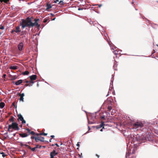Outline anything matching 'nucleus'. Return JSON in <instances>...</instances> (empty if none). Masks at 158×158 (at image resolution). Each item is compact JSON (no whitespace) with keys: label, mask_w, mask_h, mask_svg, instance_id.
Returning <instances> with one entry per match:
<instances>
[{"label":"nucleus","mask_w":158,"mask_h":158,"mask_svg":"<svg viewBox=\"0 0 158 158\" xmlns=\"http://www.w3.org/2000/svg\"><path fill=\"white\" fill-rule=\"evenodd\" d=\"M112 109V107L111 106H109L108 107V110L110 111Z\"/></svg>","instance_id":"40"},{"label":"nucleus","mask_w":158,"mask_h":158,"mask_svg":"<svg viewBox=\"0 0 158 158\" xmlns=\"http://www.w3.org/2000/svg\"><path fill=\"white\" fill-rule=\"evenodd\" d=\"M29 73V72L27 71H25L22 73V74L23 75H28Z\"/></svg>","instance_id":"25"},{"label":"nucleus","mask_w":158,"mask_h":158,"mask_svg":"<svg viewBox=\"0 0 158 158\" xmlns=\"http://www.w3.org/2000/svg\"><path fill=\"white\" fill-rule=\"evenodd\" d=\"M2 1L5 2H8L9 0H2Z\"/></svg>","instance_id":"52"},{"label":"nucleus","mask_w":158,"mask_h":158,"mask_svg":"<svg viewBox=\"0 0 158 158\" xmlns=\"http://www.w3.org/2000/svg\"><path fill=\"white\" fill-rule=\"evenodd\" d=\"M19 128L18 124L16 122H13L11 124L8 125V128Z\"/></svg>","instance_id":"7"},{"label":"nucleus","mask_w":158,"mask_h":158,"mask_svg":"<svg viewBox=\"0 0 158 158\" xmlns=\"http://www.w3.org/2000/svg\"><path fill=\"white\" fill-rule=\"evenodd\" d=\"M24 145L25 146H26V147H27L29 149L31 148V147L30 146H29V145H28L27 144H25Z\"/></svg>","instance_id":"39"},{"label":"nucleus","mask_w":158,"mask_h":158,"mask_svg":"<svg viewBox=\"0 0 158 158\" xmlns=\"http://www.w3.org/2000/svg\"><path fill=\"white\" fill-rule=\"evenodd\" d=\"M6 76V74H4L3 76V78H5Z\"/></svg>","instance_id":"51"},{"label":"nucleus","mask_w":158,"mask_h":158,"mask_svg":"<svg viewBox=\"0 0 158 158\" xmlns=\"http://www.w3.org/2000/svg\"><path fill=\"white\" fill-rule=\"evenodd\" d=\"M24 82H25L26 83H29V81L27 80H25L24 81Z\"/></svg>","instance_id":"50"},{"label":"nucleus","mask_w":158,"mask_h":158,"mask_svg":"<svg viewBox=\"0 0 158 158\" xmlns=\"http://www.w3.org/2000/svg\"><path fill=\"white\" fill-rule=\"evenodd\" d=\"M15 32L16 33L21 32V31L20 29V26H17L16 27V30H15Z\"/></svg>","instance_id":"20"},{"label":"nucleus","mask_w":158,"mask_h":158,"mask_svg":"<svg viewBox=\"0 0 158 158\" xmlns=\"http://www.w3.org/2000/svg\"><path fill=\"white\" fill-rule=\"evenodd\" d=\"M105 118V116L103 115L101 117V119H104Z\"/></svg>","instance_id":"46"},{"label":"nucleus","mask_w":158,"mask_h":158,"mask_svg":"<svg viewBox=\"0 0 158 158\" xmlns=\"http://www.w3.org/2000/svg\"><path fill=\"white\" fill-rule=\"evenodd\" d=\"M152 130H154L155 133L158 135V129H152Z\"/></svg>","instance_id":"34"},{"label":"nucleus","mask_w":158,"mask_h":158,"mask_svg":"<svg viewBox=\"0 0 158 158\" xmlns=\"http://www.w3.org/2000/svg\"><path fill=\"white\" fill-rule=\"evenodd\" d=\"M21 121H22V124L25 123H26V121L25 120H24V119L23 120H21Z\"/></svg>","instance_id":"38"},{"label":"nucleus","mask_w":158,"mask_h":158,"mask_svg":"<svg viewBox=\"0 0 158 158\" xmlns=\"http://www.w3.org/2000/svg\"><path fill=\"white\" fill-rule=\"evenodd\" d=\"M13 130L18 131L19 129H7V131L9 132H10L12 131Z\"/></svg>","instance_id":"30"},{"label":"nucleus","mask_w":158,"mask_h":158,"mask_svg":"<svg viewBox=\"0 0 158 158\" xmlns=\"http://www.w3.org/2000/svg\"><path fill=\"white\" fill-rule=\"evenodd\" d=\"M50 15L52 16H54V14L52 13H50Z\"/></svg>","instance_id":"55"},{"label":"nucleus","mask_w":158,"mask_h":158,"mask_svg":"<svg viewBox=\"0 0 158 158\" xmlns=\"http://www.w3.org/2000/svg\"><path fill=\"white\" fill-rule=\"evenodd\" d=\"M54 145H56L57 147H59V145L57 143H55Z\"/></svg>","instance_id":"58"},{"label":"nucleus","mask_w":158,"mask_h":158,"mask_svg":"<svg viewBox=\"0 0 158 158\" xmlns=\"http://www.w3.org/2000/svg\"><path fill=\"white\" fill-rule=\"evenodd\" d=\"M58 4H60L61 5H63L64 4V3L63 2V0H60L58 3Z\"/></svg>","instance_id":"28"},{"label":"nucleus","mask_w":158,"mask_h":158,"mask_svg":"<svg viewBox=\"0 0 158 158\" xmlns=\"http://www.w3.org/2000/svg\"><path fill=\"white\" fill-rule=\"evenodd\" d=\"M15 32V30L14 29H13L11 31V33H12V34H13L14 33V32Z\"/></svg>","instance_id":"47"},{"label":"nucleus","mask_w":158,"mask_h":158,"mask_svg":"<svg viewBox=\"0 0 158 158\" xmlns=\"http://www.w3.org/2000/svg\"><path fill=\"white\" fill-rule=\"evenodd\" d=\"M29 25V28L32 27H33L34 26L38 25V23L36 21H35L34 23H33L32 22L31 23V24H30Z\"/></svg>","instance_id":"15"},{"label":"nucleus","mask_w":158,"mask_h":158,"mask_svg":"<svg viewBox=\"0 0 158 158\" xmlns=\"http://www.w3.org/2000/svg\"><path fill=\"white\" fill-rule=\"evenodd\" d=\"M26 22L27 23L26 24H28L29 25H30L31 24V23L32 22V21L31 20V18L27 17L26 18Z\"/></svg>","instance_id":"14"},{"label":"nucleus","mask_w":158,"mask_h":158,"mask_svg":"<svg viewBox=\"0 0 158 158\" xmlns=\"http://www.w3.org/2000/svg\"><path fill=\"white\" fill-rule=\"evenodd\" d=\"M48 21V19H44L43 20V22L44 23H46Z\"/></svg>","instance_id":"43"},{"label":"nucleus","mask_w":158,"mask_h":158,"mask_svg":"<svg viewBox=\"0 0 158 158\" xmlns=\"http://www.w3.org/2000/svg\"><path fill=\"white\" fill-rule=\"evenodd\" d=\"M0 153L2 155V156L3 157H5L6 156V155L5 154V153L3 152H0Z\"/></svg>","instance_id":"35"},{"label":"nucleus","mask_w":158,"mask_h":158,"mask_svg":"<svg viewBox=\"0 0 158 158\" xmlns=\"http://www.w3.org/2000/svg\"><path fill=\"white\" fill-rule=\"evenodd\" d=\"M107 101L108 102L111 103L112 102L113 100L111 98L109 97V98H107Z\"/></svg>","instance_id":"26"},{"label":"nucleus","mask_w":158,"mask_h":158,"mask_svg":"<svg viewBox=\"0 0 158 158\" xmlns=\"http://www.w3.org/2000/svg\"><path fill=\"white\" fill-rule=\"evenodd\" d=\"M117 62H116V63H115L114 64V65H113V68H114V67H117Z\"/></svg>","instance_id":"41"},{"label":"nucleus","mask_w":158,"mask_h":158,"mask_svg":"<svg viewBox=\"0 0 158 158\" xmlns=\"http://www.w3.org/2000/svg\"><path fill=\"white\" fill-rule=\"evenodd\" d=\"M23 82V80L22 79L19 80L17 81L16 82L15 81H13L12 83L15 84L16 85H20Z\"/></svg>","instance_id":"11"},{"label":"nucleus","mask_w":158,"mask_h":158,"mask_svg":"<svg viewBox=\"0 0 158 158\" xmlns=\"http://www.w3.org/2000/svg\"><path fill=\"white\" fill-rule=\"evenodd\" d=\"M21 21H22V22H20V23H22L23 24H26V23H27L26 19H21Z\"/></svg>","instance_id":"27"},{"label":"nucleus","mask_w":158,"mask_h":158,"mask_svg":"<svg viewBox=\"0 0 158 158\" xmlns=\"http://www.w3.org/2000/svg\"><path fill=\"white\" fill-rule=\"evenodd\" d=\"M79 143H80V142H78L77 144V146H79Z\"/></svg>","instance_id":"61"},{"label":"nucleus","mask_w":158,"mask_h":158,"mask_svg":"<svg viewBox=\"0 0 158 158\" xmlns=\"http://www.w3.org/2000/svg\"><path fill=\"white\" fill-rule=\"evenodd\" d=\"M15 105V102H13L12 103V105L13 106H14Z\"/></svg>","instance_id":"57"},{"label":"nucleus","mask_w":158,"mask_h":158,"mask_svg":"<svg viewBox=\"0 0 158 158\" xmlns=\"http://www.w3.org/2000/svg\"><path fill=\"white\" fill-rule=\"evenodd\" d=\"M47 8L46 9V10L47 11H48V9H50L52 7V6L50 4H49L48 3L47 4Z\"/></svg>","instance_id":"22"},{"label":"nucleus","mask_w":158,"mask_h":158,"mask_svg":"<svg viewBox=\"0 0 158 158\" xmlns=\"http://www.w3.org/2000/svg\"><path fill=\"white\" fill-rule=\"evenodd\" d=\"M14 117L12 116L9 119V121L10 122H14Z\"/></svg>","instance_id":"32"},{"label":"nucleus","mask_w":158,"mask_h":158,"mask_svg":"<svg viewBox=\"0 0 158 158\" xmlns=\"http://www.w3.org/2000/svg\"><path fill=\"white\" fill-rule=\"evenodd\" d=\"M0 131L1 132V134L2 135L6 134L7 133V131L5 130V129H0Z\"/></svg>","instance_id":"19"},{"label":"nucleus","mask_w":158,"mask_h":158,"mask_svg":"<svg viewBox=\"0 0 158 158\" xmlns=\"http://www.w3.org/2000/svg\"><path fill=\"white\" fill-rule=\"evenodd\" d=\"M24 133L21 132L19 133L20 137L22 138L26 137L30 135H34L35 133L33 131H31L30 129H25Z\"/></svg>","instance_id":"4"},{"label":"nucleus","mask_w":158,"mask_h":158,"mask_svg":"<svg viewBox=\"0 0 158 158\" xmlns=\"http://www.w3.org/2000/svg\"><path fill=\"white\" fill-rule=\"evenodd\" d=\"M113 69H114V70H117L116 68H115V67L113 68Z\"/></svg>","instance_id":"63"},{"label":"nucleus","mask_w":158,"mask_h":158,"mask_svg":"<svg viewBox=\"0 0 158 158\" xmlns=\"http://www.w3.org/2000/svg\"><path fill=\"white\" fill-rule=\"evenodd\" d=\"M29 78L31 80H35L37 77L36 75H33L31 76H29Z\"/></svg>","instance_id":"16"},{"label":"nucleus","mask_w":158,"mask_h":158,"mask_svg":"<svg viewBox=\"0 0 158 158\" xmlns=\"http://www.w3.org/2000/svg\"><path fill=\"white\" fill-rule=\"evenodd\" d=\"M114 75H112V77L111 79V82L110 83V88H111V90H113L114 89V87H113V82L114 80Z\"/></svg>","instance_id":"12"},{"label":"nucleus","mask_w":158,"mask_h":158,"mask_svg":"<svg viewBox=\"0 0 158 158\" xmlns=\"http://www.w3.org/2000/svg\"><path fill=\"white\" fill-rule=\"evenodd\" d=\"M57 153L56 152L55 150H53L52 152L50 153V158H54V156L57 154Z\"/></svg>","instance_id":"13"},{"label":"nucleus","mask_w":158,"mask_h":158,"mask_svg":"<svg viewBox=\"0 0 158 158\" xmlns=\"http://www.w3.org/2000/svg\"><path fill=\"white\" fill-rule=\"evenodd\" d=\"M98 6L99 7H100L102 6V4H96L93 5V6Z\"/></svg>","instance_id":"42"},{"label":"nucleus","mask_w":158,"mask_h":158,"mask_svg":"<svg viewBox=\"0 0 158 158\" xmlns=\"http://www.w3.org/2000/svg\"><path fill=\"white\" fill-rule=\"evenodd\" d=\"M151 136H152V134L150 132H147L145 134H144L142 136L139 137V136H137L136 137H135L133 139V143L134 145L137 144V143H141L144 142L145 141L148 139L149 140V139Z\"/></svg>","instance_id":"1"},{"label":"nucleus","mask_w":158,"mask_h":158,"mask_svg":"<svg viewBox=\"0 0 158 158\" xmlns=\"http://www.w3.org/2000/svg\"><path fill=\"white\" fill-rule=\"evenodd\" d=\"M5 106V104L3 102H1L0 103V108L2 109Z\"/></svg>","instance_id":"24"},{"label":"nucleus","mask_w":158,"mask_h":158,"mask_svg":"<svg viewBox=\"0 0 158 158\" xmlns=\"http://www.w3.org/2000/svg\"><path fill=\"white\" fill-rule=\"evenodd\" d=\"M54 2L55 3H57L59 1V0H54Z\"/></svg>","instance_id":"49"},{"label":"nucleus","mask_w":158,"mask_h":158,"mask_svg":"<svg viewBox=\"0 0 158 158\" xmlns=\"http://www.w3.org/2000/svg\"><path fill=\"white\" fill-rule=\"evenodd\" d=\"M56 18H54L53 19H52V21L54 20Z\"/></svg>","instance_id":"62"},{"label":"nucleus","mask_w":158,"mask_h":158,"mask_svg":"<svg viewBox=\"0 0 158 158\" xmlns=\"http://www.w3.org/2000/svg\"><path fill=\"white\" fill-rule=\"evenodd\" d=\"M4 29V27L3 26H2V25H0V29Z\"/></svg>","instance_id":"36"},{"label":"nucleus","mask_w":158,"mask_h":158,"mask_svg":"<svg viewBox=\"0 0 158 158\" xmlns=\"http://www.w3.org/2000/svg\"><path fill=\"white\" fill-rule=\"evenodd\" d=\"M96 156L98 158H99V156L98 155V154H96Z\"/></svg>","instance_id":"60"},{"label":"nucleus","mask_w":158,"mask_h":158,"mask_svg":"<svg viewBox=\"0 0 158 158\" xmlns=\"http://www.w3.org/2000/svg\"><path fill=\"white\" fill-rule=\"evenodd\" d=\"M34 20H35V21H36V22H37V21H40V19L39 18H38V19H35Z\"/></svg>","instance_id":"48"},{"label":"nucleus","mask_w":158,"mask_h":158,"mask_svg":"<svg viewBox=\"0 0 158 158\" xmlns=\"http://www.w3.org/2000/svg\"><path fill=\"white\" fill-rule=\"evenodd\" d=\"M128 123L131 126L133 127L132 128H135L134 127H136L135 128H142L143 127H146L148 126V127H150V123H148V122L146 123L144 121L143 123L140 121H137L135 122L133 119H129L128 120Z\"/></svg>","instance_id":"2"},{"label":"nucleus","mask_w":158,"mask_h":158,"mask_svg":"<svg viewBox=\"0 0 158 158\" xmlns=\"http://www.w3.org/2000/svg\"><path fill=\"white\" fill-rule=\"evenodd\" d=\"M20 25L21 26L22 29L26 27H28L29 28V25L28 24H23L22 23H20Z\"/></svg>","instance_id":"17"},{"label":"nucleus","mask_w":158,"mask_h":158,"mask_svg":"<svg viewBox=\"0 0 158 158\" xmlns=\"http://www.w3.org/2000/svg\"><path fill=\"white\" fill-rule=\"evenodd\" d=\"M50 136L53 139H54V138L55 137V136L54 135H51Z\"/></svg>","instance_id":"53"},{"label":"nucleus","mask_w":158,"mask_h":158,"mask_svg":"<svg viewBox=\"0 0 158 158\" xmlns=\"http://www.w3.org/2000/svg\"><path fill=\"white\" fill-rule=\"evenodd\" d=\"M17 116L18 117L19 119L21 121L24 119L23 116L20 114H18Z\"/></svg>","instance_id":"21"},{"label":"nucleus","mask_w":158,"mask_h":158,"mask_svg":"<svg viewBox=\"0 0 158 158\" xmlns=\"http://www.w3.org/2000/svg\"><path fill=\"white\" fill-rule=\"evenodd\" d=\"M24 45L23 43L22 42H20L18 45V48L20 51L23 50Z\"/></svg>","instance_id":"9"},{"label":"nucleus","mask_w":158,"mask_h":158,"mask_svg":"<svg viewBox=\"0 0 158 158\" xmlns=\"http://www.w3.org/2000/svg\"><path fill=\"white\" fill-rule=\"evenodd\" d=\"M39 146V148H41V145H39L38 144L36 145V146L33 148H32L31 147V148H30L32 152H34L35 151V150L36 148H38V146Z\"/></svg>","instance_id":"18"},{"label":"nucleus","mask_w":158,"mask_h":158,"mask_svg":"<svg viewBox=\"0 0 158 158\" xmlns=\"http://www.w3.org/2000/svg\"><path fill=\"white\" fill-rule=\"evenodd\" d=\"M26 32H27V31H22L21 32V35H23L24 34H25V33H26Z\"/></svg>","instance_id":"37"},{"label":"nucleus","mask_w":158,"mask_h":158,"mask_svg":"<svg viewBox=\"0 0 158 158\" xmlns=\"http://www.w3.org/2000/svg\"><path fill=\"white\" fill-rule=\"evenodd\" d=\"M15 108H17V105H15L14 106Z\"/></svg>","instance_id":"64"},{"label":"nucleus","mask_w":158,"mask_h":158,"mask_svg":"<svg viewBox=\"0 0 158 158\" xmlns=\"http://www.w3.org/2000/svg\"><path fill=\"white\" fill-rule=\"evenodd\" d=\"M42 132H40V133H35V135L36 136H32L31 137V139H35V141L36 142H38L39 141L41 142H43L44 141V138L43 137H41L40 135H47V133H46L43 132V130H42Z\"/></svg>","instance_id":"3"},{"label":"nucleus","mask_w":158,"mask_h":158,"mask_svg":"<svg viewBox=\"0 0 158 158\" xmlns=\"http://www.w3.org/2000/svg\"><path fill=\"white\" fill-rule=\"evenodd\" d=\"M118 50H117V49L116 50H115V51H114L113 52V53L116 55H117L118 53Z\"/></svg>","instance_id":"29"},{"label":"nucleus","mask_w":158,"mask_h":158,"mask_svg":"<svg viewBox=\"0 0 158 158\" xmlns=\"http://www.w3.org/2000/svg\"><path fill=\"white\" fill-rule=\"evenodd\" d=\"M20 145H21V146H23L24 145L23 144V143H20Z\"/></svg>","instance_id":"59"},{"label":"nucleus","mask_w":158,"mask_h":158,"mask_svg":"<svg viewBox=\"0 0 158 158\" xmlns=\"http://www.w3.org/2000/svg\"><path fill=\"white\" fill-rule=\"evenodd\" d=\"M18 95L19 96H20V97L19 99V100L20 101H22L23 102H24V98L23 97L25 96V94L24 93H23L22 94H21L20 93H18Z\"/></svg>","instance_id":"10"},{"label":"nucleus","mask_w":158,"mask_h":158,"mask_svg":"<svg viewBox=\"0 0 158 158\" xmlns=\"http://www.w3.org/2000/svg\"><path fill=\"white\" fill-rule=\"evenodd\" d=\"M135 148L134 147H131V148H130V147H129L128 148V152L130 154H134L135 153Z\"/></svg>","instance_id":"8"},{"label":"nucleus","mask_w":158,"mask_h":158,"mask_svg":"<svg viewBox=\"0 0 158 158\" xmlns=\"http://www.w3.org/2000/svg\"><path fill=\"white\" fill-rule=\"evenodd\" d=\"M119 130L123 134L124 136H128L129 135L130 132L129 131V129H125V130L121 129V130L119 129Z\"/></svg>","instance_id":"6"},{"label":"nucleus","mask_w":158,"mask_h":158,"mask_svg":"<svg viewBox=\"0 0 158 158\" xmlns=\"http://www.w3.org/2000/svg\"><path fill=\"white\" fill-rule=\"evenodd\" d=\"M32 86V84L30 85L29 84H26L23 86V87L24 88L25 87H27L28 86Z\"/></svg>","instance_id":"33"},{"label":"nucleus","mask_w":158,"mask_h":158,"mask_svg":"<svg viewBox=\"0 0 158 158\" xmlns=\"http://www.w3.org/2000/svg\"><path fill=\"white\" fill-rule=\"evenodd\" d=\"M18 68V67L17 66H10V69L16 70Z\"/></svg>","instance_id":"23"},{"label":"nucleus","mask_w":158,"mask_h":158,"mask_svg":"<svg viewBox=\"0 0 158 158\" xmlns=\"http://www.w3.org/2000/svg\"><path fill=\"white\" fill-rule=\"evenodd\" d=\"M17 78V77L16 76H12L11 79V80H15Z\"/></svg>","instance_id":"31"},{"label":"nucleus","mask_w":158,"mask_h":158,"mask_svg":"<svg viewBox=\"0 0 158 158\" xmlns=\"http://www.w3.org/2000/svg\"><path fill=\"white\" fill-rule=\"evenodd\" d=\"M101 108H102V107H100V110H99L98 111H97V112H95V114H96L97 113V112H98L100 110V109H101Z\"/></svg>","instance_id":"54"},{"label":"nucleus","mask_w":158,"mask_h":158,"mask_svg":"<svg viewBox=\"0 0 158 158\" xmlns=\"http://www.w3.org/2000/svg\"><path fill=\"white\" fill-rule=\"evenodd\" d=\"M34 80H30V81H29L30 83H32V84H34V82L33 81Z\"/></svg>","instance_id":"45"},{"label":"nucleus","mask_w":158,"mask_h":158,"mask_svg":"<svg viewBox=\"0 0 158 158\" xmlns=\"http://www.w3.org/2000/svg\"><path fill=\"white\" fill-rule=\"evenodd\" d=\"M106 126L110 127V124L105 123L104 122L102 121L101 123L100 124L96 126V128H105L104 127Z\"/></svg>","instance_id":"5"},{"label":"nucleus","mask_w":158,"mask_h":158,"mask_svg":"<svg viewBox=\"0 0 158 158\" xmlns=\"http://www.w3.org/2000/svg\"><path fill=\"white\" fill-rule=\"evenodd\" d=\"M78 10H83V9L82 8H78Z\"/></svg>","instance_id":"56"},{"label":"nucleus","mask_w":158,"mask_h":158,"mask_svg":"<svg viewBox=\"0 0 158 158\" xmlns=\"http://www.w3.org/2000/svg\"><path fill=\"white\" fill-rule=\"evenodd\" d=\"M37 27V29L39 30L40 29V25L38 24V25H36Z\"/></svg>","instance_id":"44"}]
</instances>
